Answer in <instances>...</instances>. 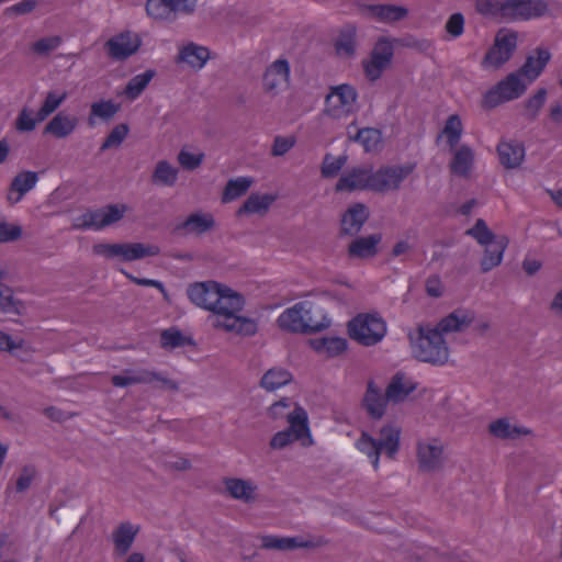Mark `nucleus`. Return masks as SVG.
I'll use <instances>...</instances> for the list:
<instances>
[{"label":"nucleus","instance_id":"53","mask_svg":"<svg viewBox=\"0 0 562 562\" xmlns=\"http://www.w3.org/2000/svg\"><path fill=\"white\" fill-rule=\"evenodd\" d=\"M128 134V126L125 123H120L113 127L110 134L102 143L100 150L105 151L111 148L119 147Z\"/></svg>","mask_w":562,"mask_h":562},{"label":"nucleus","instance_id":"59","mask_svg":"<svg viewBox=\"0 0 562 562\" xmlns=\"http://www.w3.org/2000/svg\"><path fill=\"white\" fill-rule=\"evenodd\" d=\"M37 472L33 465H25L22 468L21 473L16 480L15 490L18 493H23L30 488Z\"/></svg>","mask_w":562,"mask_h":562},{"label":"nucleus","instance_id":"44","mask_svg":"<svg viewBox=\"0 0 562 562\" xmlns=\"http://www.w3.org/2000/svg\"><path fill=\"white\" fill-rule=\"evenodd\" d=\"M191 337L184 336L180 329L170 327L160 333V346L164 349H176L183 346H193Z\"/></svg>","mask_w":562,"mask_h":562},{"label":"nucleus","instance_id":"56","mask_svg":"<svg viewBox=\"0 0 562 562\" xmlns=\"http://www.w3.org/2000/svg\"><path fill=\"white\" fill-rule=\"evenodd\" d=\"M32 113H33V111L27 108H23L20 111V113L15 120V128L19 132H31L36 127V124L40 121L37 120V116L32 117Z\"/></svg>","mask_w":562,"mask_h":562},{"label":"nucleus","instance_id":"14","mask_svg":"<svg viewBox=\"0 0 562 562\" xmlns=\"http://www.w3.org/2000/svg\"><path fill=\"white\" fill-rule=\"evenodd\" d=\"M517 47V36L515 33L497 35L494 45L484 56L483 65L499 68L508 61Z\"/></svg>","mask_w":562,"mask_h":562},{"label":"nucleus","instance_id":"16","mask_svg":"<svg viewBox=\"0 0 562 562\" xmlns=\"http://www.w3.org/2000/svg\"><path fill=\"white\" fill-rule=\"evenodd\" d=\"M372 167L369 166L355 167L339 178L335 190L337 192H352L356 190L372 191Z\"/></svg>","mask_w":562,"mask_h":562},{"label":"nucleus","instance_id":"11","mask_svg":"<svg viewBox=\"0 0 562 562\" xmlns=\"http://www.w3.org/2000/svg\"><path fill=\"white\" fill-rule=\"evenodd\" d=\"M393 42L387 37H380L371 52L370 59L363 61L364 74L369 80H378L391 64L394 55Z\"/></svg>","mask_w":562,"mask_h":562},{"label":"nucleus","instance_id":"23","mask_svg":"<svg viewBox=\"0 0 562 562\" xmlns=\"http://www.w3.org/2000/svg\"><path fill=\"white\" fill-rule=\"evenodd\" d=\"M550 59V52L547 48L538 47L527 56L526 61L517 71L532 82L541 75Z\"/></svg>","mask_w":562,"mask_h":562},{"label":"nucleus","instance_id":"9","mask_svg":"<svg viewBox=\"0 0 562 562\" xmlns=\"http://www.w3.org/2000/svg\"><path fill=\"white\" fill-rule=\"evenodd\" d=\"M357 97L356 89L350 85L333 87L325 100V113L336 120L349 115L353 110Z\"/></svg>","mask_w":562,"mask_h":562},{"label":"nucleus","instance_id":"28","mask_svg":"<svg viewBox=\"0 0 562 562\" xmlns=\"http://www.w3.org/2000/svg\"><path fill=\"white\" fill-rule=\"evenodd\" d=\"M38 181V175L35 171L19 172L11 181L8 194V201L18 203L29 191H31Z\"/></svg>","mask_w":562,"mask_h":562},{"label":"nucleus","instance_id":"7","mask_svg":"<svg viewBox=\"0 0 562 562\" xmlns=\"http://www.w3.org/2000/svg\"><path fill=\"white\" fill-rule=\"evenodd\" d=\"M526 89L527 85L521 80L520 74L512 72L485 93L483 106L494 109L503 102L518 99Z\"/></svg>","mask_w":562,"mask_h":562},{"label":"nucleus","instance_id":"17","mask_svg":"<svg viewBox=\"0 0 562 562\" xmlns=\"http://www.w3.org/2000/svg\"><path fill=\"white\" fill-rule=\"evenodd\" d=\"M139 45L140 40L138 35H135V38L132 40L130 32H123L106 41L104 47L110 58L114 60H125L137 52Z\"/></svg>","mask_w":562,"mask_h":562},{"label":"nucleus","instance_id":"40","mask_svg":"<svg viewBox=\"0 0 562 562\" xmlns=\"http://www.w3.org/2000/svg\"><path fill=\"white\" fill-rule=\"evenodd\" d=\"M488 430L498 439H517L530 432L527 428L513 426L506 418H499L491 423Z\"/></svg>","mask_w":562,"mask_h":562},{"label":"nucleus","instance_id":"34","mask_svg":"<svg viewBox=\"0 0 562 562\" xmlns=\"http://www.w3.org/2000/svg\"><path fill=\"white\" fill-rule=\"evenodd\" d=\"M416 383L405 381L404 373L397 372L393 375L386 387V400L392 403H401L416 390Z\"/></svg>","mask_w":562,"mask_h":562},{"label":"nucleus","instance_id":"45","mask_svg":"<svg viewBox=\"0 0 562 562\" xmlns=\"http://www.w3.org/2000/svg\"><path fill=\"white\" fill-rule=\"evenodd\" d=\"M292 380L291 373L281 368H272L268 370L261 378L260 385L267 391H274Z\"/></svg>","mask_w":562,"mask_h":562},{"label":"nucleus","instance_id":"3","mask_svg":"<svg viewBox=\"0 0 562 562\" xmlns=\"http://www.w3.org/2000/svg\"><path fill=\"white\" fill-rule=\"evenodd\" d=\"M314 305L310 301H302L283 311L277 319L280 329L292 334L318 333L330 325V319L322 316L321 321L313 317Z\"/></svg>","mask_w":562,"mask_h":562},{"label":"nucleus","instance_id":"4","mask_svg":"<svg viewBox=\"0 0 562 562\" xmlns=\"http://www.w3.org/2000/svg\"><path fill=\"white\" fill-rule=\"evenodd\" d=\"M400 429L387 425L380 429V438L374 439L368 432L363 431L356 441L359 451L367 454L371 460L373 469L376 471L380 463L381 451L384 450L390 459H393L400 449Z\"/></svg>","mask_w":562,"mask_h":562},{"label":"nucleus","instance_id":"50","mask_svg":"<svg viewBox=\"0 0 562 562\" xmlns=\"http://www.w3.org/2000/svg\"><path fill=\"white\" fill-rule=\"evenodd\" d=\"M473 237L480 245L485 246L497 240L496 236L487 226L483 218H477L474 226L465 233Z\"/></svg>","mask_w":562,"mask_h":562},{"label":"nucleus","instance_id":"8","mask_svg":"<svg viewBox=\"0 0 562 562\" xmlns=\"http://www.w3.org/2000/svg\"><path fill=\"white\" fill-rule=\"evenodd\" d=\"M198 0H147L146 12L156 20L175 21L179 15H192Z\"/></svg>","mask_w":562,"mask_h":562},{"label":"nucleus","instance_id":"10","mask_svg":"<svg viewBox=\"0 0 562 562\" xmlns=\"http://www.w3.org/2000/svg\"><path fill=\"white\" fill-rule=\"evenodd\" d=\"M415 169V164L404 166L381 167L372 171V191L387 192L397 190L402 183Z\"/></svg>","mask_w":562,"mask_h":562},{"label":"nucleus","instance_id":"1","mask_svg":"<svg viewBox=\"0 0 562 562\" xmlns=\"http://www.w3.org/2000/svg\"><path fill=\"white\" fill-rule=\"evenodd\" d=\"M244 304L243 295L229 288L221 286V297L212 311L215 315L214 326L244 336L255 335L258 329L256 321L237 315L243 310Z\"/></svg>","mask_w":562,"mask_h":562},{"label":"nucleus","instance_id":"2","mask_svg":"<svg viewBox=\"0 0 562 562\" xmlns=\"http://www.w3.org/2000/svg\"><path fill=\"white\" fill-rule=\"evenodd\" d=\"M412 353L420 362L443 366L449 360V347L443 336L430 326L419 325L416 334H409Z\"/></svg>","mask_w":562,"mask_h":562},{"label":"nucleus","instance_id":"37","mask_svg":"<svg viewBox=\"0 0 562 562\" xmlns=\"http://www.w3.org/2000/svg\"><path fill=\"white\" fill-rule=\"evenodd\" d=\"M357 46V27L353 24L345 25L335 41V49L337 55L344 57H352L356 54Z\"/></svg>","mask_w":562,"mask_h":562},{"label":"nucleus","instance_id":"51","mask_svg":"<svg viewBox=\"0 0 562 562\" xmlns=\"http://www.w3.org/2000/svg\"><path fill=\"white\" fill-rule=\"evenodd\" d=\"M68 93L64 91L60 94H57L54 91H49L46 94V98L37 112V120L44 121L49 114L55 112L60 104L67 99Z\"/></svg>","mask_w":562,"mask_h":562},{"label":"nucleus","instance_id":"12","mask_svg":"<svg viewBox=\"0 0 562 562\" xmlns=\"http://www.w3.org/2000/svg\"><path fill=\"white\" fill-rule=\"evenodd\" d=\"M124 205L109 204L104 207L88 211L79 217V228L100 231L122 220Z\"/></svg>","mask_w":562,"mask_h":562},{"label":"nucleus","instance_id":"61","mask_svg":"<svg viewBox=\"0 0 562 562\" xmlns=\"http://www.w3.org/2000/svg\"><path fill=\"white\" fill-rule=\"evenodd\" d=\"M22 235V228L19 225L0 223V243H10L19 239Z\"/></svg>","mask_w":562,"mask_h":562},{"label":"nucleus","instance_id":"5","mask_svg":"<svg viewBox=\"0 0 562 562\" xmlns=\"http://www.w3.org/2000/svg\"><path fill=\"white\" fill-rule=\"evenodd\" d=\"M289 427L274 434L270 440L272 449H284L294 441H301L303 447L313 445V438L308 428V416L306 411L295 405L294 409L286 415Z\"/></svg>","mask_w":562,"mask_h":562},{"label":"nucleus","instance_id":"20","mask_svg":"<svg viewBox=\"0 0 562 562\" xmlns=\"http://www.w3.org/2000/svg\"><path fill=\"white\" fill-rule=\"evenodd\" d=\"M215 227V220L210 213H192L183 222L175 226L177 234L203 235Z\"/></svg>","mask_w":562,"mask_h":562},{"label":"nucleus","instance_id":"60","mask_svg":"<svg viewBox=\"0 0 562 562\" xmlns=\"http://www.w3.org/2000/svg\"><path fill=\"white\" fill-rule=\"evenodd\" d=\"M203 158V154H192L183 149L178 154V161L186 170L196 169L202 164Z\"/></svg>","mask_w":562,"mask_h":562},{"label":"nucleus","instance_id":"21","mask_svg":"<svg viewBox=\"0 0 562 562\" xmlns=\"http://www.w3.org/2000/svg\"><path fill=\"white\" fill-rule=\"evenodd\" d=\"M369 216V210L363 203L351 205L341 217V234L349 236L357 235Z\"/></svg>","mask_w":562,"mask_h":562},{"label":"nucleus","instance_id":"47","mask_svg":"<svg viewBox=\"0 0 562 562\" xmlns=\"http://www.w3.org/2000/svg\"><path fill=\"white\" fill-rule=\"evenodd\" d=\"M462 132H463V125H462V121H461L460 116L458 114H452V115L448 116V119L445 123L443 130L438 135V139L442 135H446L447 143H448L450 149H453L458 145V143L462 136Z\"/></svg>","mask_w":562,"mask_h":562},{"label":"nucleus","instance_id":"35","mask_svg":"<svg viewBox=\"0 0 562 562\" xmlns=\"http://www.w3.org/2000/svg\"><path fill=\"white\" fill-rule=\"evenodd\" d=\"M138 532V527H133L128 522L120 524L112 533V539L115 548V552L120 555H125Z\"/></svg>","mask_w":562,"mask_h":562},{"label":"nucleus","instance_id":"46","mask_svg":"<svg viewBox=\"0 0 562 562\" xmlns=\"http://www.w3.org/2000/svg\"><path fill=\"white\" fill-rule=\"evenodd\" d=\"M178 178V169L172 167L168 161L160 160L156 165L151 181L158 186L172 187Z\"/></svg>","mask_w":562,"mask_h":562},{"label":"nucleus","instance_id":"29","mask_svg":"<svg viewBox=\"0 0 562 562\" xmlns=\"http://www.w3.org/2000/svg\"><path fill=\"white\" fill-rule=\"evenodd\" d=\"M78 123L77 116L60 111L46 124L44 133L57 138H66L72 134Z\"/></svg>","mask_w":562,"mask_h":562},{"label":"nucleus","instance_id":"62","mask_svg":"<svg viewBox=\"0 0 562 562\" xmlns=\"http://www.w3.org/2000/svg\"><path fill=\"white\" fill-rule=\"evenodd\" d=\"M446 31L453 37H459L463 33L464 18L461 13H453L445 25Z\"/></svg>","mask_w":562,"mask_h":562},{"label":"nucleus","instance_id":"54","mask_svg":"<svg viewBox=\"0 0 562 562\" xmlns=\"http://www.w3.org/2000/svg\"><path fill=\"white\" fill-rule=\"evenodd\" d=\"M547 99V89L539 88L536 93L530 97L525 104V115L528 120L533 121L538 116L539 111L543 106Z\"/></svg>","mask_w":562,"mask_h":562},{"label":"nucleus","instance_id":"63","mask_svg":"<svg viewBox=\"0 0 562 562\" xmlns=\"http://www.w3.org/2000/svg\"><path fill=\"white\" fill-rule=\"evenodd\" d=\"M295 144L293 137L277 136L273 140L271 148L272 156H283L286 154Z\"/></svg>","mask_w":562,"mask_h":562},{"label":"nucleus","instance_id":"39","mask_svg":"<svg viewBox=\"0 0 562 562\" xmlns=\"http://www.w3.org/2000/svg\"><path fill=\"white\" fill-rule=\"evenodd\" d=\"M312 348L327 357H336L347 349V340L340 337L316 338L310 341Z\"/></svg>","mask_w":562,"mask_h":562},{"label":"nucleus","instance_id":"32","mask_svg":"<svg viewBox=\"0 0 562 562\" xmlns=\"http://www.w3.org/2000/svg\"><path fill=\"white\" fill-rule=\"evenodd\" d=\"M143 384L148 389L162 393H177L179 383L171 379L167 372L143 370Z\"/></svg>","mask_w":562,"mask_h":562},{"label":"nucleus","instance_id":"18","mask_svg":"<svg viewBox=\"0 0 562 562\" xmlns=\"http://www.w3.org/2000/svg\"><path fill=\"white\" fill-rule=\"evenodd\" d=\"M93 254L106 259L119 258L123 261L140 259V244H106L100 243L92 247Z\"/></svg>","mask_w":562,"mask_h":562},{"label":"nucleus","instance_id":"52","mask_svg":"<svg viewBox=\"0 0 562 562\" xmlns=\"http://www.w3.org/2000/svg\"><path fill=\"white\" fill-rule=\"evenodd\" d=\"M348 157L346 155H341L337 158L333 157L330 154H326L322 168L321 173L323 178H334L338 175V172L341 170V168L346 165Z\"/></svg>","mask_w":562,"mask_h":562},{"label":"nucleus","instance_id":"55","mask_svg":"<svg viewBox=\"0 0 562 562\" xmlns=\"http://www.w3.org/2000/svg\"><path fill=\"white\" fill-rule=\"evenodd\" d=\"M504 7L505 0H476L475 2L476 11L483 15L499 14L506 18L505 11L503 10Z\"/></svg>","mask_w":562,"mask_h":562},{"label":"nucleus","instance_id":"57","mask_svg":"<svg viewBox=\"0 0 562 562\" xmlns=\"http://www.w3.org/2000/svg\"><path fill=\"white\" fill-rule=\"evenodd\" d=\"M403 47L414 48L420 53H426L431 48V42L425 38H417L413 35H406L398 40H393Z\"/></svg>","mask_w":562,"mask_h":562},{"label":"nucleus","instance_id":"26","mask_svg":"<svg viewBox=\"0 0 562 562\" xmlns=\"http://www.w3.org/2000/svg\"><path fill=\"white\" fill-rule=\"evenodd\" d=\"M474 321L473 312L468 310L458 308L443 317L435 327V330H438L440 335L452 333V331H462L464 328L470 326Z\"/></svg>","mask_w":562,"mask_h":562},{"label":"nucleus","instance_id":"42","mask_svg":"<svg viewBox=\"0 0 562 562\" xmlns=\"http://www.w3.org/2000/svg\"><path fill=\"white\" fill-rule=\"evenodd\" d=\"M349 128L350 126L348 127L349 140L361 144L366 151L375 150L378 145L381 143L382 133L378 128L363 127L358 130L355 135L351 134Z\"/></svg>","mask_w":562,"mask_h":562},{"label":"nucleus","instance_id":"24","mask_svg":"<svg viewBox=\"0 0 562 562\" xmlns=\"http://www.w3.org/2000/svg\"><path fill=\"white\" fill-rule=\"evenodd\" d=\"M226 492L234 499L241 501L246 504L256 501V491L258 486L250 480L238 477H225L223 480Z\"/></svg>","mask_w":562,"mask_h":562},{"label":"nucleus","instance_id":"36","mask_svg":"<svg viewBox=\"0 0 562 562\" xmlns=\"http://www.w3.org/2000/svg\"><path fill=\"white\" fill-rule=\"evenodd\" d=\"M474 164V153L469 145H461L453 154L450 162L452 173L468 177Z\"/></svg>","mask_w":562,"mask_h":562},{"label":"nucleus","instance_id":"15","mask_svg":"<svg viewBox=\"0 0 562 562\" xmlns=\"http://www.w3.org/2000/svg\"><path fill=\"white\" fill-rule=\"evenodd\" d=\"M190 301L207 311H213L221 297V284L215 281L198 282L188 288Z\"/></svg>","mask_w":562,"mask_h":562},{"label":"nucleus","instance_id":"6","mask_svg":"<svg viewBox=\"0 0 562 562\" xmlns=\"http://www.w3.org/2000/svg\"><path fill=\"white\" fill-rule=\"evenodd\" d=\"M348 334L363 346H374L384 338L386 323L378 313L359 314L348 323Z\"/></svg>","mask_w":562,"mask_h":562},{"label":"nucleus","instance_id":"48","mask_svg":"<svg viewBox=\"0 0 562 562\" xmlns=\"http://www.w3.org/2000/svg\"><path fill=\"white\" fill-rule=\"evenodd\" d=\"M252 179L248 177H239L227 181L223 191V202H231L247 192L252 184Z\"/></svg>","mask_w":562,"mask_h":562},{"label":"nucleus","instance_id":"27","mask_svg":"<svg viewBox=\"0 0 562 562\" xmlns=\"http://www.w3.org/2000/svg\"><path fill=\"white\" fill-rule=\"evenodd\" d=\"M364 10L371 18L382 23H395L408 16V9L396 4H369Z\"/></svg>","mask_w":562,"mask_h":562},{"label":"nucleus","instance_id":"33","mask_svg":"<svg viewBox=\"0 0 562 562\" xmlns=\"http://www.w3.org/2000/svg\"><path fill=\"white\" fill-rule=\"evenodd\" d=\"M497 153L501 164L507 169L519 167L525 158V147L518 142H501Z\"/></svg>","mask_w":562,"mask_h":562},{"label":"nucleus","instance_id":"13","mask_svg":"<svg viewBox=\"0 0 562 562\" xmlns=\"http://www.w3.org/2000/svg\"><path fill=\"white\" fill-rule=\"evenodd\" d=\"M506 18L518 21H527L544 16L549 12L546 0H505Z\"/></svg>","mask_w":562,"mask_h":562},{"label":"nucleus","instance_id":"30","mask_svg":"<svg viewBox=\"0 0 562 562\" xmlns=\"http://www.w3.org/2000/svg\"><path fill=\"white\" fill-rule=\"evenodd\" d=\"M508 238L506 236H498L497 240L485 245L484 256L481 259L480 267L483 273H486L499 266L503 260V255L508 246Z\"/></svg>","mask_w":562,"mask_h":562},{"label":"nucleus","instance_id":"49","mask_svg":"<svg viewBox=\"0 0 562 562\" xmlns=\"http://www.w3.org/2000/svg\"><path fill=\"white\" fill-rule=\"evenodd\" d=\"M262 547L266 549L293 550V549H297V548L310 547V543L303 541L299 537H292V538L267 537L263 539Z\"/></svg>","mask_w":562,"mask_h":562},{"label":"nucleus","instance_id":"43","mask_svg":"<svg viewBox=\"0 0 562 562\" xmlns=\"http://www.w3.org/2000/svg\"><path fill=\"white\" fill-rule=\"evenodd\" d=\"M274 201V196L269 194H257L252 193L250 194L247 200L244 202V204L239 207L238 214H262L266 213L272 202Z\"/></svg>","mask_w":562,"mask_h":562},{"label":"nucleus","instance_id":"58","mask_svg":"<svg viewBox=\"0 0 562 562\" xmlns=\"http://www.w3.org/2000/svg\"><path fill=\"white\" fill-rule=\"evenodd\" d=\"M61 44V38L59 36H48L43 37L36 41L32 45V49L34 53L38 55H47L52 50L56 49Z\"/></svg>","mask_w":562,"mask_h":562},{"label":"nucleus","instance_id":"64","mask_svg":"<svg viewBox=\"0 0 562 562\" xmlns=\"http://www.w3.org/2000/svg\"><path fill=\"white\" fill-rule=\"evenodd\" d=\"M164 465L168 470L172 471H188L191 469L192 464L190 460L180 456H173L164 461Z\"/></svg>","mask_w":562,"mask_h":562},{"label":"nucleus","instance_id":"25","mask_svg":"<svg viewBox=\"0 0 562 562\" xmlns=\"http://www.w3.org/2000/svg\"><path fill=\"white\" fill-rule=\"evenodd\" d=\"M387 402L390 401L386 400V394L383 396L380 389L370 380L362 401L369 417L374 420L381 419L385 414Z\"/></svg>","mask_w":562,"mask_h":562},{"label":"nucleus","instance_id":"31","mask_svg":"<svg viewBox=\"0 0 562 562\" xmlns=\"http://www.w3.org/2000/svg\"><path fill=\"white\" fill-rule=\"evenodd\" d=\"M382 240L381 234L353 239L348 247L350 258H372L378 254V245Z\"/></svg>","mask_w":562,"mask_h":562},{"label":"nucleus","instance_id":"38","mask_svg":"<svg viewBox=\"0 0 562 562\" xmlns=\"http://www.w3.org/2000/svg\"><path fill=\"white\" fill-rule=\"evenodd\" d=\"M210 57V52L204 46L190 43L180 49L178 60L187 63L192 68L201 69Z\"/></svg>","mask_w":562,"mask_h":562},{"label":"nucleus","instance_id":"19","mask_svg":"<svg viewBox=\"0 0 562 562\" xmlns=\"http://www.w3.org/2000/svg\"><path fill=\"white\" fill-rule=\"evenodd\" d=\"M290 77V64L286 59L280 58L273 61L265 71L262 86L267 93L276 95L282 83L288 82Z\"/></svg>","mask_w":562,"mask_h":562},{"label":"nucleus","instance_id":"22","mask_svg":"<svg viewBox=\"0 0 562 562\" xmlns=\"http://www.w3.org/2000/svg\"><path fill=\"white\" fill-rule=\"evenodd\" d=\"M442 446L432 442H419L417 447V459L419 469L425 472H431L439 469L442 464Z\"/></svg>","mask_w":562,"mask_h":562},{"label":"nucleus","instance_id":"41","mask_svg":"<svg viewBox=\"0 0 562 562\" xmlns=\"http://www.w3.org/2000/svg\"><path fill=\"white\" fill-rule=\"evenodd\" d=\"M120 105L112 100H101L93 102L90 106V114L88 116V125L93 127L95 125V117L104 122H109L119 112Z\"/></svg>","mask_w":562,"mask_h":562}]
</instances>
